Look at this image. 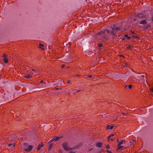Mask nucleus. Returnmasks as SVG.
Masks as SVG:
<instances>
[{
	"label": "nucleus",
	"instance_id": "f257e3e1",
	"mask_svg": "<svg viewBox=\"0 0 153 153\" xmlns=\"http://www.w3.org/2000/svg\"><path fill=\"white\" fill-rule=\"evenodd\" d=\"M111 29L112 30L111 32L108 30H105L100 32L97 35V37H103L100 39L103 41L106 40L108 38V37H106L107 35H108L109 34L111 33L115 36V33L117 32L122 31V30H120V28L117 27L115 26L111 27Z\"/></svg>",
	"mask_w": 153,
	"mask_h": 153
},
{
	"label": "nucleus",
	"instance_id": "f03ea898",
	"mask_svg": "<svg viewBox=\"0 0 153 153\" xmlns=\"http://www.w3.org/2000/svg\"><path fill=\"white\" fill-rule=\"evenodd\" d=\"M24 149L26 152H29L32 149L33 146L31 145L28 146V144L26 143H24Z\"/></svg>",
	"mask_w": 153,
	"mask_h": 153
},
{
	"label": "nucleus",
	"instance_id": "7ed1b4c3",
	"mask_svg": "<svg viewBox=\"0 0 153 153\" xmlns=\"http://www.w3.org/2000/svg\"><path fill=\"white\" fill-rule=\"evenodd\" d=\"M62 147L65 150L68 151L72 150V148L69 147L68 144V143H65L62 144Z\"/></svg>",
	"mask_w": 153,
	"mask_h": 153
},
{
	"label": "nucleus",
	"instance_id": "20e7f679",
	"mask_svg": "<svg viewBox=\"0 0 153 153\" xmlns=\"http://www.w3.org/2000/svg\"><path fill=\"white\" fill-rule=\"evenodd\" d=\"M62 137V136L57 137L56 136H54L52 139L50 141L49 143L52 142L53 141H56L60 139Z\"/></svg>",
	"mask_w": 153,
	"mask_h": 153
},
{
	"label": "nucleus",
	"instance_id": "39448f33",
	"mask_svg": "<svg viewBox=\"0 0 153 153\" xmlns=\"http://www.w3.org/2000/svg\"><path fill=\"white\" fill-rule=\"evenodd\" d=\"M114 127V126H110L108 125L107 126V128L108 129L111 130Z\"/></svg>",
	"mask_w": 153,
	"mask_h": 153
},
{
	"label": "nucleus",
	"instance_id": "423d86ee",
	"mask_svg": "<svg viewBox=\"0 0 153 153\" xmlns=\"http://www.w3.org/2000/svg\"><path fill=\"white\" fill-rule=\"evenodd\" d=\"M146 20H144L142 21H141L140 23V24L145 25V24H146Z\"/></svg>",
	"mask_w": 153,
	"mask_h": 153
},
{
	"label": "nucleus",
	"instance_id": "0eeeda50",
	"mask_svg": "<svg viewBox=\"0 0 153 153\" xmlns=\"http://www.w3.org/2000/svg\"><path fill=\"white\" fill-rule=\"evenodd\" d=\"M102 143L99 142L97 144L96 146L98 147H100L102 146Z\"/></svg>",
	"mask_w": 153,
	"mask_h": 153
},
{
	"label": "nucleus",
	"instance_id": "6e6552de",
	"mask_svg": "<svg viewBox=\"0 0 153 153\" xmlns=\"http://www.w3.org/2000/svg\"><path fill=\"white\" fill-rule=\"evenodd\" d=\"M132 87V85H129L128 86L127 85H126L125 86V88L126 89H127L128 88H129L130 89H131V88Z\"/></svg>",
	"mask_w": 153,
	"mask_h": 153
},
{
	"label": "nucleus",
	"instance_id": "1a4fd4ad",
	"mask_svg": "<svg viewBox=\"0 0 153 153\" xmlns=\"http://www.w3.org/2000/svg\"><path fill=\"white\" fill-rule=\"evenodd\" d=\"M146 16V15L145 14H143V15L142 14H140L139 15V17L140 18H143L144 17H145Z\"/></svg>",
	"mask_w": 153,
	"mask_h": 153
},
{
	"label": "nucleus",
	"instance_id": "9d476101",
	"mask_svg": "<svg viewBox=\"0 0 153 153\" xmlns=\"http://www.w3.org/2000/svg\"><path fill=\"white\" fill-rule=\"evenodd\" d=\"M53 146V144L51 143L50 144L48 148L49 149H51V148Z\"/></svg>",
	"mask_w": 153,
	"mask_h": 153
},
{
	"label": "nucleus",
	"instance_id": "9b49d317",
	"mask_svg": "<svg viewBox=\"0 0 153 153\" xmlns=\"http://www.w3.org/2000/svg\"><path fill=\"white\" fill-rule=\"evenodd\" d=\"M125 141L122 140H121V141L120 142H119V146H120V145H121L122 144H123V142H125Z\"/></svg>",
	"mask_w": 153,
	"mask_h": 153
},
{
	"label": "nucleus",
	"instance_id": "f8f14e48",
	"mask_svg": "<svg viewBox=\"0 0 153 153\" xmlns=\"http://www.w3.org/2000/svg\"><path fill=\"white\" fill-rule=\"evenodd\" d=\"M118 147L117 148V150L120 149H121L123 147V146H121V145L119 146V144L118 145Z\"/></svg>",
	"mask_w": 153,
	"mask_h": 153
},
{
	"label": "nucleus",
	"instance_id": "ddd939ff",
	"mask_svg": "<svg viewBox=\"0 0 153 153\" xmlns=\"http://www.w3.org/2000/svg\"><path fill=\"white\" fill-rule=\"evenodd\" d=\"M132 48V46L130 45H127V47H126V48L128 49H131V48Z\"/></svg>",
	"mask_w": 153,
	"mask_h": 153
},
{
	"label": "nucleus",
	"instance_id": "4468645a",
	"mask_svg": "<svg viewBox=\"0 0 153 153\" xmlns=\"http://www.w3.org/2000/svg\"><path fill=\"white\" fill-rule=\"evenodd\" d=\"M3 61L5 63H7L8 62V61L7 58L4 59H3Z\"/></svg>",
	"mask_w": 153,
	"mask_h": 153
},
{
	"label": "nucleus",
	"instance_id": "2eb2a0df",
	"mask_svg": "<svg viewBox=\"0 0 153 153\" xmlns=\"http://www.w3.org/2000/svg\"><path fill=\"white\" fill-rule=\"evenodd\" d=\"M39 47L40 48H42V49H44V48H43V47L44 46V45H43L40 44H39Z\"/></svg>",
	"mask_w": 153,
	"mask_h": 153
},
{
	"label": "nucleus",
	"instance_id": "dca6fc26",
	"mask_svg": "<svg viewBox=\"0 0 153 153\" xmlns=\"http://www.w3.org/2000/svg\"><path fill=\"white\" fill-rule=\"evenodd\" d=\"M25 78H29L32 77L30 75H27L25 76Z\"/></svg>",
	"mask_w": 153,
	"mask_h": 153
},
{
	"label": "nucleus",
	"instance_id": "f3484780",
	"mask_svg": "<svg viewBox=\"0 0 153 153\" xmlns=\"http://www.w3.org/2000/svg\"><path fill=\"white\" fill-rule=\"evenodd\" d=\"M140 77L141 79H143L144 80H145L144 76L143 75H141L140 76Z\"/></svg>",
	"mask_w": 153,
	"mask_h": 153
},
{
	"label": "nucleus",
	"instance_id": "a211bd4d",
	"mask_svg": "<svg viewBox=\"0 0 153 153\" xmlns=\"http://www.w3.org/2000/svg\"><path fill=\"white\" fill-rule=\"evenodd\" d=\"M41 146L39 145V146H38V147L37 148V150L38 151L40 149H41Z\"/></svg>",
	"mask_w": 153,
	"mask_h": 153
},
{
	"label": "nucleus",
	"instance_id": "6ab92c4d",
	"mask_svg": "<svg viewBox=\"0 0 153 153\" xmlns=\"http://www.w3.org/2000/svg\"><path fill=\"white\" fill-rule=\"evenodd\" d=\"M7 55L5 54H4L2 56V57L4 58H6L7 57Z\"/></svg>",
	"mask_w": 153,
	"mask_h": 153
},
{
	"label": "nucleus",
	"instance_id": "aec40b11",
	"mask_svg": "<svg viewBox=\"0 0 153 153\" xmlns=\"http://www.w3.org/2000/svg\"><path fill=\"white\" fill-rule=\"evenodd\" d=\"M111 136H109L108 138V141L109 142L110 141V140H111Z\"/></svg>",
	"mask_w": 153,
	"mask_h": 153
},
{
	"label": "nucleus",
	"instance_id": "412c9836",
	"mask_svg": "<svg viewBox=\"0 0 153 153\" xmlns=\"http://www.w3.org/2000/svg\"><path fill=\"white\" fill-rule=\"evenodd\" d=\"M109 148H110V147H109V145H107L106 147V148L107 149H109Z\"/></svg>",
	"mask_w": 153,
	"mask_h": 153
},
{
	"label": "nucleus",
	"instance_id": "4be33fe9",
	"mask_svg": "<svg viewBox=\"0 0 153 153\" xmlns=\"http://www.w3.org/2000/svg\"><path fill=\"white\" fill-rule=\"evenodd\" d=\"M114 134H111V135L110 136H111V137L114 136Z\"/></svg>",
	"mask_w": 153,
	"mask_h": 153
},
{
	"label": "nucleus",
	"instance_id": "5701e85b",
	"mask_svg": "<svg viewBox=\"0 0 153 153\" xmlns=\"http://www.w3.org/2000/svg\"><path fill=\"white\" fill-rule=\"evenodd\" d=\"M131 144H132L131 142H129V143H128V145H131Z\"/></svg>",
	"mask_w": 153,
	"mask_h": 153
},
{
	"label": "nucleus",
	"instance_id": "b1692460",
	"mask_svg": "<svg viewBox=\"0 0 153 153\" xmlns=\"http://www.w3.org/2000/svg\"><path fill=\"white\" fill-rule=\"evenodd\" d=\"M12 144H8V146H12Z\"/></svg>",
	"mask_w": 153,
	"mask_h": 153
},
{
	"label": "nucleus",
	"instance_id": "393cba45",
	"mask_svg": "<svg viewBox=\"0 0 153 153\" xmlns=\"http://www.w3.org/2000/svg\"><path fill=\"white\" fill-rule=\"evenodd\" d=\"M92 77V76H91V75H89L88 76V77H90V78L91 77Z\"/></svg>",
	"mask_w": 153,
	"mask_h": 153
},
{
	"label": "nucleus",
	"instance_id": "a878e982",
	"mask_svg": "<svg viewBox=\"0 0 153 153\" xmlns=\"http://www.w3.org/2000/svg\"><path fill=\"white\" fill-rule=\"evenodd\" d=\"M107 152H108L109 153H111V152L109 151H108V150H107Z\"/></svg>",
	"mask_w": 153,
	"mask_h": 153
},
{
	"label": "nucleus",
	"instance_id": "bb28decb",
	"mask_svg": "<svg viewBox=\"0 0 153 153\" xmlns=\"http://www.w3.org/2000/svg\"><path fill=\"white\" fill-rule=\"evenodd\" d=\"M67 83H70V81H69V80H68L67 81Z\"/></svg>",
	"mask_w": 153,
	"mask_h": 153
},
{
	"label": "nucleus",
	"instance_id": "cd10ccee",
	"mask_svg": "<svg viewBox=\"0 0 153 153\" xmlns=\"http://www.w3.org/2000/svg\"><path fill=\"white\" fill-rule=\"evenodd\" d=\"M75 152H69V153H75Z\"/></svg>",
	"mask_w": 153,
	"mask_h": 153
},
{
	"label": "nucleus",
	"instance_id": "c85d7f7f",
	"mask_svg": "<svg viewBox=\"0 0 153 153\" xmlns=\"http://www.w3.org/2000/svg\"><path fill=\"white\" fill-rule=\"evenodd\" d=\"M136 140H133V143L134 142L135 143L136 142Z\"/></svg>",
	"mask_w": 153,
	"mask_h": 153
},
{
	"label": "nucleus",
	"instance_id": "c756f323",
	"mask_svg": "<svg viewBox=\"0 0 153 153\" xmlns=\"http://www.w3.org/2000/svg\"><path fill=\"white\" fill-rule=\"evenodd\" d=\"M75 90H73V93L74 94H75V92H74V91H75Z\"/></svg>",
	"mask_w": 153,
	"mask_h": 153
},
{
	"label": "nucleus",
	"instance_id": "7c9ffc66",
	"mask_svg": "<svg viewBox=\"0 0 153 153\" xmlns=\"http://www.w3.org/2000/svg\"><path fill=\"white\" fill-rule=\"evenodd\" d=\"M12 146H13V147H15V144L14 143L13 144H12Z\"/></svg>",
	"mask_w": 153,
	"mask_h": 153
},
{
	"label": "nucleus",
	"instance_id": "2f4dec72",
	"mask_svg": "<svg viewBox=\"0 0 153 153\" xmlns=\"http://www.w3.org/2000/svg\"><path fill=\"white\" fill-rule=\"evenodd\" d=\"M40 146H41V147H42L43 146V145L42 143L41 145H39Z\"/></svg>",
	"mask_w": 153,
	"mask_h": 153
},
{
	"label": "nucleus",
	"instance_id": "473e14b6",
	"mask_svg": "<svg viewBox=\"0 0 153 153\" xmlns=\"http://www.w3.org/2000/svg\"><path fill=\"white\" fill-rule=\"evenodd\" d=\"M102 44H99V46L100 47H101L102 46Z\"/></svg>",
	"mask_w": 153,
	"mask_h": 153
},
{
	"label": "nucleus",
	"instance_id": "72a5a7b5",
	"mask_svg": "<svg viewBox=\"0 0 153 153\" xmlns=\"http://www.w3.org/2000/svg\"><path fill=\"white\" fill-rule=\"evenodd\" d=\"M43 82H44V81H43V80H41V81L40 82V83Z\"/></svg>",
	"mask_w": 153,
	"mask_h": 153
},
{
	"label": "nucleus",
	"instance_id": "f704fd0d",
	"mask_svg": "<svg viewBox=\"0 0 153 153\" xmlns=\"http://www.w3.org/2000/svg\"><path fill=\"white\" fill-rule=\"evenodd\" d=\"M124 67H127V65L126 64L125 65H124Z\"/></svg>",
	"mask_w": 153,
	"mask_h": 153
},
{
	"label": "nucleus",
	"instance_id": "c9c22d12",
	"mask_svg": "<svg viewBox=\"0 0 153 153\" xmlns=\"http://www.w3.org/2000/svg\"><path fill=\"white\" fill-rule=\"evenodd\" d=\"M64 66H65V65H62V68H63Z\"/></svg>",
	"mask_w": 153,
	"mask_h": 153
},
{
	"label": "nucleus",
	"instance_id": "e433bc0d",
	"mask_svg": "<svg viewBox=\"0 0 153 153\" xmlns=\"http://www.w3.org/2000/svg\"><path fill=\"white\" fill-rule=\"evenodd\" d=\"M59 88H55V90H59Z\"/></svg>",
	"mask_w": 153,
	"mask_h": 153
},
{
	"label": "nucleus",
	"instance_id": "4c0bfd02",
	"mask_svg": "<svg viewBox=\"0 0 153 153\" xmlns=\"http://www.w3.org/2000/svg\"><path fill=\"white\" fill-rule=\"evenodd\" d=\"M80 91V90H78L77 91V92H78L79 91Z\"/></svg>",
	"mask_w": 153,
	"mask_h": 153
},
{
	"label": "nucleus",
	"instance_id": "58836bf2",
	"mask_svg": "<svg viewBox=\"0 0 153 153\" xmlns=\"http://www.w3.org/2000/svg\"><path fill=\"white\" fill-rule=\"evenodd\" d=\"M122 114L124 115H126V114H125L124 113H122Z\"/></svg>",
	"mask_w": 153,
	"mask_h": 153
},
{
	"label": "nucleus",
	"instance_id": "ea45409f",
	"mask_svg": "<svg viewBox=\"0 0 153 153\" xmlns=\"http://www.w3.org/2000/svg\"><path fill=\"white\" fill-rule=\"evenodd\" d=\"M63 84V82L62 81L60 83V84Z\"/></svg>",
	"mask_w": 153,
	"mask_h": 153
},
{
	"label": "nucleus",
	"instance_id": "a19ab883",
	"mask_svg": "<svg viewBox=\"0 0 153 153\" xmlns=\"http://www.w3.org/2000/svg\"><path fill=\"white\" fill-rule=\"evenodd\" d=\"M125 37H127V35H125Z\"/></svg>",
	"mask_w": 153,
	"mask_h": 153
},
{
	"label": "nucleus",
	"instance_id": "79ce46f5",
	"mask_svg": "<svg viewBox=\"0 0 153 153\" xmlns=\"http://www.w3.org/2000/svg\"><path fill=\"white\" fill-rule=\"evenodd\" d=\"M111 140H113V139L112 138H111Z\"/></svg>",
	"mask_w": 153,
	"mask_h": 153
},
{
	"label": "nucleus",
	"instance_id": "37998d69",
	"mask_svg": "<svg viewBox=\"0 0 153 153\" xmlns=\"http://www.w3.org/2000/svg\"><path fill=\"white\" fill-rule=\"evenodd\" d=\"M32 71H35L34 69H33Z\"/></svg>",
	"mask_w": 153,
	"mask_h": 153
},
{
	"label": "nucleus",
	"instance_id": "c03bdc74",
	"mask_svg": "<svg viewBox=\"0 0 153 153\" xmlns=\"http://www.w3.org/2000/svg\"><path fill=\"white\" fill-rule=\"evenodd\" d=\"M130 38V37H128V39H129Z\"/></svg>",
	"mask_w": 153,
	"mask_h": 153
},
{
	"label": "nucleus",
	"instance_id": "a18cd8bd",
	"mask_svg": "<svg viewBox=\"0 0 153 153\" xmlns=\"http://www.w3.org/2000/svg\"><path fill=\"white\" fill-rule=\"evenodd\" d=\"M132 33H134V32H132Z\"/></svg>",
	"mask_w": 153,
	"mask_h": 153
},
{
	"label": "nucleus",
	"instance_id": "49530a36",
	"mask_svg": "<svg viewBox=\"0 0 153 153\" xmlns=\"http://www.w3.org/2000/svg\"><path fill=\"white\" fill-rule=\"evenodd\" d=\"M118 141H119V140H118V139H117V142H118Z\"/></svg>",
	"mask_w": 153,
	"mask_h": 153
},
{
	"label": "nucleus",
	"instance_id": "de8ad7c7",
	"mask_svg": "<svg viewBox=\"0 0 153 153\" xmlns=\"http://www.w3.org/2000/svg\"><path fill=\"white\" fill-rule=\"evenodd\" d=\"M70 68V67H69L67 68Z\"/></svg>",
	"mask_w": 153,
	"mask_h": 153
}]
</instances>
